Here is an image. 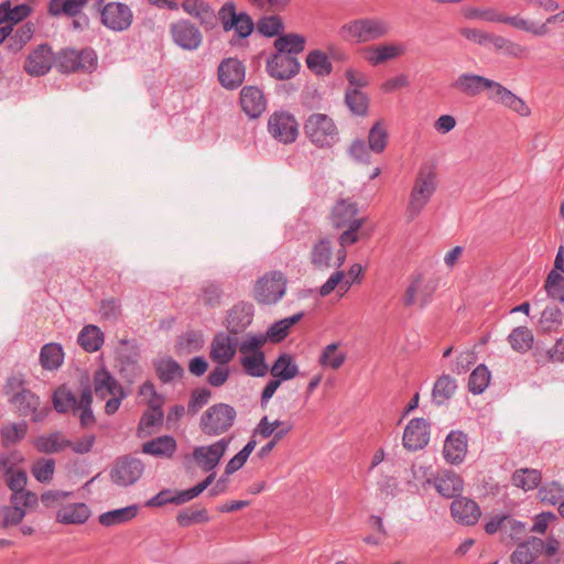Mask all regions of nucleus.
Returning <instances> with one entry per match:
<instances>
[{
    "label": "nucleus",
    "instance_id": "obj_1",
    "mask_svg": "<svg viewBox=\"0 0 564 564\" xmlns=\"http://www.w3.org/2000/svg\"><path fill=\"white\" fill-rule=\"evenodd\" d=\"M227 328L230 334L220 332L215 335L210 345V358L218 365H227L239 347L240 364L247 370V340H239L238 334L247 328L245 305H236L228 314Z\"/></svg>",
    "mask_w": 564,
    "mask_h": 564
},
{
    "label": "nucleus",
    "instance_id": "obj_2",
    "mask_svg": "<svg viewBox=\"0 0 564 564\" xmlns=\"http://www.w3.org/2000/svg\"><path fill=\"white\" fill-rule=\"evenodd\" d=\"M391 31L390 23L381 17H364L344 23L339 36L350 44H364L381 40Z\"/></svg>",
    "mask_w": 564,
    "mask_h": 564
},
{
    "label": "nucleus",
    "instance_id": "obj_3",
    "mask_svg": "<svg viewBox=\"0 0 564 564\" xmlns=\"http://www.w3.org/2000/svg\"><path fill=\"white\" fill-rule=\"evenodd\" d=\"M436 191V174L431 169H421L410 192L405 216L414 220L425 208Z\"/></svg>",
    "mask_w": 564,
    "mask_h": 564
},
{
    "label": "nucleus",
    "instance_id": "obj_4",
    "mask_svg": "<svg viewBox=\"0 0 564 564\" xmlns=\"http://www.w3.org/2000/svg\"><path fill=\"white\" fill-rule=\"evenodd\" d=\"M304 133L318 148H330L339 139L335 121L325 113L314 112L304 122Z\"/></svg>",
    "mask_w": 564,
    "mask_h": 564
},
{
    "label": "nucleus",
    "instance_id": "obj_5",
    "mask_svg": "<svg viewBox=\"0 0 564 564\" xmlns=\"http://www.w3.org/2000/svg\"><path fill=\"white\" fill-rule=\"evenodd\" d=\"M236 419V410L226 403L209 406L202 415L199 427L209 436H217L228 431Z\"/></svg>",
    "mask_w": 564,
    "mask_h": 564
},
{
    "label": "nucleus",
    "instance_id": "obj_6",
    "mask_svg": "<svg viewBox=\"0 0 564 564\" xmlns=\"http://www.w3.org/2000/svg\"><path fill=\"white\" fill-rule=\"evenodd\" d=\"M288 279L281 271H272L260 278L254 285V299L264 305L276 304L285 294Z\"/></svg>",
    "mask_w": 564,
    "mask_h": 564
},
{
    "label": "nucleus",
    "instance_id": "obj_7",
    "mask_svg": "<svg viewBox=\"0 0 564 564\" xmlns=\"http://www.w3.org/2000/svg\"><path fill=\"white\" fill-rule=\"evenodd\" d=\"M97 64V55L91 48L80 51L74 48L62 50L56 58V68L65 74L76 72H91Z\"/></svg>",
    "mask_w": 564,
    "mask_h": 564
},
{
    "label": "nucleus",
    "instance_id": "obj_8",
    "mask_svg": "<svg viewBox=\"0 0 564 564\" xmlns=\"http://www.w3.org/2000/svg\"><path fill=\"white\" fill-rule=\"evenodd\" d=\"M215 480V474H209L203 481L194 486L193 488L172 491L170 489L161 490L154 497L145 502L147 507H162L166 503L182 505L199 496L213 481Z\"/></svg>",
    "mask_w": 564,
    "mask_h": 564
},
{
    "label": "nucleus",
    "instance_id": "obj_9",
    "mask_svg": "<svg viewBox=\"0 0 564 564\" xmlns=\"http://www.w3.org/2000/svg\"><path fill=\"white\" fill-rule=\"evenodd\" d=\"M269 133L279 142L289 144L293 143L299 135V123L289 111H274L268 120Z\"/></svg>",
    "mask_w": 564,
    "mask_h": 564
},
{
    "label": "nucleus",
    "instance_id": "obj_10",
    "mask_svg": "<svg viewBox=\"0 0 564 564\" xmlns=\"http://www.w3.org/2000/svg\"><path fill=\"white\" fill-rule=\"evenodd\" d=\"M406 53V45L400 41L381 42L364 47L362 55L365 61L373 66H380L391 61H395Z\"/></svg>",
    "mask_w": 564,
    "mask_h": 564
},
{
    "label": "nucleus",
    "instance_id": "obj_11",
    "mask_svg": "<svg viewBox=\"0 0 564 564\" xmlns=\"http://www.w3.org/2000/svg\"><path fill=\"white\" fill-rule=\"evenodd\" d=\"M100 21L102 25L113 32H123L128 30L133 21V13L126 3L112 1L99 8Z\"/></svg>",
    "mask_w": 564,
    "mask_h": 564
},
{
    "label": "nucleus",
    "instance_id": "obj_12",
    "mask_svg": "<svg viewBox=\"0 0 564 564\" xmlns=\"http://www.w3.org/2000/svg\"><path fill=\"white\" fill-rule=\"evenodd\" d=\"M144 470V465L139 458L121 457L117 459L110 470V478L113 484L128 487L139 480Z\"/></svg>",
    "mask_w": 564,
    "mask_h": 564
},
{
    "label": "nucleus",
    "instance_id": "obj_13",
    "mask_svg": "<svg viewBox=\"0 0 564 564\" xmlns=\"http://www.w3.org/2000/svg\"><path fill=\"white\" fill-rule=\"evenodd\" d=\"M230 441V438H221L207 446H197L193 451V459L202 470L216 475L214 469L226 453Z\"/></svg>",
    "mask_w": 564,
    "mask_h": 564
},
{
    "label": "nucleus",
    "instance_id": "obj_14",
    "mask_svg": "<svg viewBox=\"0 0 564 564\" xmlns=\"http://www.w3.org/2000/svg\"><path fill=\"white\" fill-rule=\"evenodd\" d=\"M302 317L303 313L294 314L273 323L264 335L260 334L258 336H249V352L254 348H259L267 340H270L271 343L282 341L289 335L291 327L300 322Z\"/></svg>",
    "mask_w": 564,
    "mask_h": 564
},
{
    "label": "nucleus",
    "instance_id": "obj_15",
    "mask_svg": "<svg viewBox=\"0 0 564 564\" xmlns=\"http://www.w3.org/2000/svg\"><path fill=\"white\" fill-rule=\"evenodd\" d=\"M170 32L173 42L185 51H195L203 42L202 32L188 20H178L172 23Z\"/></svg>",
    "mask_w": 564,
    "mask_h": 564
},
{
    "label": "nucleus",
    "instance_id": "obj_16",
    "mask_svg": "<svg viewBox=\"0 0 564 564\" xmlns=\"http://www.w3.org/2000/svg\"><path fill=\"white\" fill-rule=\"evenodd\" d=\"M301 64L296 56L275 52L267 61V70L271 77L280 80L291 79L300 73Z\"/></svg>",
    "mask_w": 564,
    "mask_h": 564
},
{
    "label": "nucleus",
    "instance_id": "obj_17",
    "mask_svg": "<svg viewBox=\"0 0 564 564\" xmlns=\"http://www.w3.org/2000/svg\"><path fill=\"white\" fill-rule=\"evenodd\" d=\"M430 441V424L422 417L412 419L403 432V446L410 451L422 449Z\"/></svg>",
    "mask_w": 564,
    "mask_h": 564
},
{
    "label": "nucleus",
    "instance_id": "obj_18",
    "mask_svg": "<svg viewBox=\"0 0 564 564\" xmlns=\"http://www.w3.org/2000/svg\"><path fill=\"white\" fill-rule=\"evenodd\" d=\"M219 19L225 31L235 30L238 37H247V13H237L236 6L234 2H226L218 11L216 20Z\"/></svg>",
    "mask_w": 564,
    "mask_h": 564
},
{
    "label": "nucleus",
    "instance_id": "obj_19",
    "mask_svg": "<svg viewBox=\"0 0 564 564\" xmlns=\"http://www.w3.org/2000/svg\"><path fill=\"white\" fill-rule=\"evenodd\" d=\"M53 53L48 45L41 44L32 51L24 64V69L32 76H43L52 68Z\"/></svg>",
    "mask_w": 564,
    "mask_h": 564
},
{
    "label": "nucleus",
    "instance_id": "obj_20",
    "mask_svg": "<svg viewBox=\"0 0 564 564\" xmlns=\"http://www.w3.org/2000/svg\"><path fill=\"white\" fill-rule=\"evenodd\" d=\"M245 74V65L236 58L224 59L218 66V80L227 89L239 87L243 82Z\"/></svg>",
    "mask_w": 564,
    "mask_h": 564
},
{
    "label": "nucleus",
    "instance_id": "obj_21",
    "mask_svg": "<svg viewBox=\"0 0 564 564\" xmlns=\"http://www.w3.org/2000/svg\"><path fill=\"white\" fill-rule=\"evenodd\" d=\"M451 513L456 522L464 525H474L479 520L481 510L476 501L459 497L452 502Z\"/></svg>",
    "mask_w": 564,
    "mask_h": 564
},
{
    "label": "nucleus",
    "instance_id": "obj_22",
    "mask_svg": "<svg viewBox=\"0 0 564 564\" xmlns=\"http://www.w3.org/2000/svg\"><path fill=\"white\" fill-rule=\"evenodd\" d=\"M358 208L356 204L349 199L337 202L332 212V223L336 228H345L352 225V228H360L364 218H357Z\"/></svg>",
    "mask_w": 564,
    "mask_h": 564
},
{
    "label": "nucleus",
    "instance_id": "obj_23",
    "mask_svg": "<svg viewBox=\"0 0 564 564\" xmlns=\"http://www.w3.org/2000/svg\"><path fill=\"white\" fill-rule=\"evenodd\" d=\"M164 420L161 401L148 400V410H145L139 421L137 435L147 437L154 433V429L161 426Z\"/></svg>",
    "mask_w": 564,
    "mask_h": 564
},
{
    "label": "nucleus",
    "instance_id": "obj_24",
    "mask_svg": "<svg viewBox=\"0 0 564 564\" xmlns=\"http://www.w3.org/2000/svg\"><path fill=\"white\" fill-rule=\"evenodd\" d=\"M467 453V435L460 431H452L444 443L443 455L449 464H460Z\"/></svg>",
    "mask_w": 564,
    "mask_h": 564
},
{
    "label": "nucleus",
    "instance_id": "obj_25",
    "mask_svg": "<svg viewBox=\"0 0 564 564\" xmlns=\"http://www.w3.org/2000/svg\"><path fill=\"white\" fill-rule=\"evenodd\" d=\"M432 290L425 283L422 274H415L412 276L404 296L403 302L406 306L420 305L425 306L431 299Z\"/></svg>",
    "mask_w": 564,
    "mask_h": 564
},
{
    "label": "nucleus",
    "instance_id": "obj_26",
    "mask_svg": "<svg viewBox=\"0 0 564 564\" xmlns=\"http://www.w3.org/2000/svg\"><path fill=\"white\" fill-rule=\"evenodd\" d=\"M436 491L444 498H455L464 489V480L459 475L451 470L440 471L434 479Z\"/></svg>",
    "mask_w": 564,
    "mask_h": 564
},
{
    "label": "nucleus",
    "instance_id": "obj_27",
    "mask_svg": "<svg viewBox=\"0 0 564 564\" xmlns=\"http://www.w3.org/2000/svg\"><path fill=\"white\" fill-rule=\"evenodd\" d=\"M10 403L14 406L19 415L32 416L34 422L42 420V416L37 412L40 405V399L31 390H22L20 393H15L9 398Z\"/></svg>",
    "mask_w": 564,
    "mask_h": 564
},
{
    "label": "nucleus",
    "instance_id": "obj_28",
    "mask_svg": "<svg viewBox=\"0 0 564 564\" xmlns=\"http://www.w3.org/2000/svg\"><path fill=\"white\" fill-rule=\"evenodd\" d=\"M177 449V442L171 435L154 437L142 444V453L158 458H172Z\"/></svg>",
    "mask_w": 564,
    "mask_h": 564
},
{
    "label": "nucleus",
    "instance_id": "obj_29",
    "mask_svg": "<svg viewBox=\"0 0 564 564\" xmlns=\"http://www.w3.org/2000/svg\"><path fill=\"white\" fill-rule=\"evenodd\" d=\"M543 540L530 538L520 543L511 554L512 564H535L534 561L542 553Z\"/></svg>",
    "mask_w": 564,
    "mask_h": 564
},
{
    "label": "nucleus",
    "instance_id": "obj_30",
    "mask_svg": "<svg viewBox=\"0 0 564 564\" xmlns=\"http://www.w3.org/2000/svg\"><path fill=\"white\" fill-rule=\"evenodd\" d=\"M488 78L473 73L460 74L452 84L460 94L476 97L486 89Z\"/></svg>",
    "mask_w": 564,
    "mask_h": 564
},
{
    "label": "nucleus",
    "instance_id": "obj_31",
    "mask_svg": "<svg viewBox=\"0 0 564 564\" xmlns=\"http://www.w3.org/2000/svg\"><path fill=\"white\" fill-rule=\"evenodd\" d=\"M182 8L187 14L198 19L200 24L206 28H213L216 23L215 10L204 0H184Z\"/></svg>",
    "mask_w": 564,
    "mask_h": 564
},
{
    "label": "nucleus",
    "instance_id": "obj_32",
    "mask_svg": "<svg viewBox=\"0 0 564 564\" xmlns=\"http://www.w3.org/2000/svg\"><path fill=\"white\" fill-rule=\"evenodd\" d=\"M94 390L97 398L104 400L108 395H115L124 389L108 370L100 369L94 376Z\"/></svg>",
    "mask_w": 564,
    "mask_h": 564
},
{
    "label": "nucleus",
    "instance_id": "obj_33",
    "mask_svg": "<svg viewBox=\"0 0 564 564\" xmlns=\"http://www.w3.org/2000/svg\"><path fill=\"white\" fill-rule=\"evenodd\" d=\"M254 30L262 36L278 37L284 30V23L282 18L276 14L263 15L257 21L256 24L249 18V35Z\"/></svg>",
    "mask_w": 564,
    "mask_h": 564
},
{
    "label": "nucleus",
    "instance_id": "obj_34",
    "mask_svg": "<svg viewBox=\"0 0 564 564\" xmlns=\"http://www.w3.org/2000/svg\"><path fill=\"white\" fill-rule=\"evenodd\" d=\"M306 37L299 33L280 34L273 43L274 50L281 54L296 56L305 50Z\"/></svg>",
    "mask_w": 564,
    "mask_h": 564
},
{
    "label": "nucleus",
    "instance_id": "obj_35",
    "mask_svg": "<svg viewBox=\"0 0 564 564\" xmlns=\"http://www.w3.org/2000/svg\"><path fill=\"white\" fill-rule=\"evenodd\" d=\"M34 446L40 453L55 454L70 447L72 441L67 440L61 432H54L36 437Z\"/></svg>",
    "mask_w": 564,
    "mask_h": 564
},
{
    "label": "nucleus",
    "instance_id": "obj_36",
    "mask_svg": "<svg viewBox=\"0 0 564 564\" xmlns=\"http://www.w3.org/2000/svg\"><path fill=\"white\" fill-rule=\"evenodd\" d=\"M90 516V510L85 503H72L57 511L56 519L64 524L85 523Z\"/></svg>",
    "mask_w": 564,
    "mask_h": 564
},
{
    "label": "nucleus",
    "instance_id": "obj_37",
    "mask_svg": "<svg viewBox=\"0 0 564 564\" xmlns=\"http://www.w3.org/2000/svg\"><path fill=\"white\" fill-rule=\"evenodd\" d=\"M307 68L318 77H325L332 74L333 64L328 55L322 50H312L305 58Z\"/></svg>",
    "mask_w": 564,
    "mask_h": 564
},
{
    "label": "nucleus",
    "instance_id": "obj_38",
    "mask_svg": "<svg viewBox=\"0 0 564 564\" xmlns=\"http://www.w3.org/2000/svg\"><path fill=\"white\" fill-rule=\"evenodd\" d=\"M270 372L272 377L283 382L295 378L299 367L291 355L282 354L272 365Z\"/></svg>",
    "mask_w": 564,
    "mask_h": 564
},
{
    "label": "nucleus",
    "instance_id": "obj_39",
    "mask_svg": "<svg viewBox=\"0 0 564 564\" xmlns=\"http://www.w3.org/2000/svg\"><path fill=\"white\" fill-rule=\"evenodd\" d=\"M138 511L139 507L137 505H131L124 508L110 510L99 516V523L102 524L104 527H115L118 524H122L135 518Z\"/></svg>",
    "mask_w": 564,
    "mask_h": 564
},
{
    "label": "nucleus",
    "instance_id": "obj_40",
    "mask_svg": "<svg viewBox=\"0 0 564 564\" xmlns=\"http://www.w3.org/2000/svg\"><path fill=\"white\" fill-rule=\"evenodd\" d=\"M500 23L509 24L517 30L531 33L534 36L541 37L550 34V31L545 29V25H538L536 22L530 21L520 15H506L502 13Z\"/></svg>",
    "mask_w": 564,
    "mask_h": 564
},
{
    "label": "nucleus",
    "instance_id": "obj_41",
    "mask_svg": "<svg viewBox=\"0 0 564 564\" xmlns=\"http://www.w3.org/2000/svg\"><path fill=\"white\" fill-rule=\"evenodd\" d=\"M78 344L89 352L99 350L104 344V334L95 325L85 326L78 335Z\"/></svg>",
    "mask_w": 564,
    "mask_h": 564
},
{
    "label": "nucleus",
    "instance_id": "obj_42",
    "mask_svg": "<svg viewBox=\"0 0 564 564\" xmlns=\"http://www.w3.org/2000/svg\"><path fill=\"white\" fill-rule=\"evenodd\" d=\"M64 360L62 346L58 344H45L40 351V362L44 369H57Z\"/></svg>",
    "mask_w": 564,
    "mask_h": 564
},
{
    "label": "nucleus",
    "instance_id": "obj_43",
    "mask_svg": "<svg viewBox=\"0 0 564 564\" xmlns=\"http://www.w3.org/2000/svg\"><path fill=\"white\" fill-rule=\"evenodd\" d=\"M456 381L448 375L441 376L434 383L432 397L435 403L444 404L456 391Z\"/></svg>",
    "mask_w": 564,
    "mask_h": 564
},
{
    "label": "nucleus",
    "instance_id": "obj_44",
    "mask_svg": "<svg viewBox=\"0 0 564 564\" xmlns=\"http://www.w3.org/2000/svg\"><path fill=\"white\" fill-rule=\"evenodd\" d=\"M345 102L351 113L364 117L368 112L369 97L362 90L346 89Z\"/></svg>",
    "mask_w": 564,
    "mask_h": 564
},
{
    "label": "nucleus",
    "instance_id": "obj_45",
    "mask_svg": "<svg viewBox=\"0 0 564 564\" xmlns=\"http://www.w3.org/2000/svg\"><path fill=\"white\" fill-rule=\"evenodd\" d=\"M154 368L159 379L164 383H169L183 375V368L172 358H162L154 361Z\"/></svg>",
    "mask_w": 564,
    "mask_h": 564
},
{
    "label": "nucleus",
    "instance_id": "obj_46",
    "mask_svg": "<svg viewBox=\"0 0 564 564\" xmlns=\"http://www.w3.org/2000/svg\"><path fill=\"white\" fill-rule=\"evenodd\" d=\"M53 405L58 413L77 411V399L70 389L61 386L53 393Z\"/></svg>",
    "mask_w": 564,
    "mask_h": 564
},
{
    "label": "nucleus",
    "instance_id": "obj_47",
    "mask_svg": "<svg viewBox=\"0 0 564 564\" xmlns=\"http://www.w3.org/2000/svg\"><path fill=\"white\" fill-rule=\"evenodd\" d=\"M332 243L328 239H321L317 243H315L312 248L311 260L312 263L321 269H327L332 267Z\"/></svg>",
    "mask_w": 564,
    "mask_h": 564
},
{
    "label": "nucleus",
    "instance_id": "obj_48",
    "mask_svg": "<svg viewBox=\"0 0 564 564\" xmlns=\"http://www.w3.org/2000/svg\"><path fill=\"white\" fill-rule=\"evenodd\" d=\"M533 334L525 326L516 327L508 336V341L513 350L518 352H525L531 349L533 345Z\"/></svg>",
    "mask_w": 564,
    "mask_h": 564
},
{
    "label": "nucleus",
    "instance_id": "obj_49",
    "mask_svg": "<svg viewBox=\"0 0 564 564\" xmlns=\"http://www.w3.org/2000/svg\"><path fill=\"white\" fill-rule=\"evenodd\" d=\"M87 3L88 0H51L50 13L52 15L75 17L82 12Z\"/></svg>",
    "mask_w": 564,
    "mask_h": 564
},
{
    "label": "nucleus",
    "instance_id": "obj_50",
    "mask_svg": "<svg viewBox=\"0 0 564 564\" xmlns=\"http://www.w3.org/2000/svg\"><path fill=\"white\" fill-rule=\"evenodd\" d=\"M462 14L467 20H481L491 23H500L502 13L495 8H478L466 6L462 9Z\"/></svg>",
    "mask_w": 564,
    "mask_h": 564
},
{
    "label": "nucleus",
    "instance_id": "obj_51",
    "mask_svg": "<svg viewBox=\"0 0 564 564\" xmlns=\"http://www.w3.org/2000/svg\"><path fill=\"white\" fill-rule=\"evenodd\" d=\"M491 373L485 365H479L469 376L468 389L473 394L482 393L489 386Z\"/></svg>",
    "mask_w": 564,
    "mask_h": 564
},
{
    "label": "nucleus",
    "instance_id": "obj_52",
    "mask_svg": "<svg viewBox=\"0 0 564 564\" xmlns=\"http://www.w3.org/2000/svg\"><path fill=\"white\" fill-rule=\"evenodd\" d=\"M540 481L541 473L538 469H520L512 475L513 485L522 488L524 491L536 488Z\"/></svg>",
    "mask_w": 564,
    "mask_h": 564
},
{
    "label": "nucleus",
    "instance_id": "obj_53",
    "mask_svg": "<svg viewBox=\"0 0 564 564\" xmlns=\"http://www.w3.org/2000/svg\"><path fill=\"white\" fill-rule=\"evenodd\" d=\"M28 433V424L22 421L19 423H9L2 426L0 434L4 446L19 443Z\"/></svg>",
    "mask_w": 564,
    "mask_h": 564
},
{
    "label": "nucleus",
    "instance_id": "obj_54",
    "mask_svg": "<svg viewBox=\"0 0 564 564\" xmlns=\"http://www.w3.org/2000/svg\"><path fill=\"white\" fill-rule=\"evenodd\" d=\"M345 360L346 354L338 351V344L336 343L327 345L319 356V364L334 370L340 368Z\"/></svg>",
    "mask_w": 564,
    "mask_h": 564
},
{
    "label": "nucleus",
    "instance_id": "obj_55",
    "mask_svg": "<svg viewBox=\"0 0 564 564\" xmlns=\"http://www.w3.org/2000/svg\"><path fill=\"white\" fill-rule=\"evenodd\" d=\"M31 473L39 482L47 484L53 479L55 460L53 458H39L33 463Z\"/></svg>",
    "mask_w": 564,
    "mask_h": 564
},
{
    "label": "nucleus",
    "instance_id": "obj_56",
    "mask_svg": "<svg viewBox=\"0 0 564 564\" xmlns=\"http://www.w3.org/2000/svg\"><path fill=\"white\" fill-rule=\"evenodd\" d=\"M388 133L382 121H377L369 130L368 145L375 153H381L387 147Z\"/></svg>",
    "mask_w": 564,
    "mask_h": 564
},
{
    "label": "nucleus",
    "instance_id": "obj_57",
    "mask_svg": "<svg viewBox=\"0 0 564 564\" xmlns=\"http://www.w3.org/2000/svg\"><path fill=\"white\" fill-rule=\"evenodd\" d=\"M544 288L550 297L564 305V276L561 272L552 270L547 274Z\"/></svg>",
    "mask_w": 564,
    "mask_h": 564
},
{
    "label": "nucleus",
    "instance_id": "obj_58",
    "mask_svg": "<svg viewBox=\"0 0 564 564\" xmlns=\"http://www.w3.org/2000/svg\"><path fill=\"white\" fill-rule=\"evenodd\" d=\"M204 336L199 332H186L178 340V351L182 354H192L200 350L204 347Z\"/></svg>",
    "mask_w": 564,
    "mask_h": 564
},
{
    "label": "nucleus",
    "instance_id": "obj_59",
    "mask_svg": "<svg viewBox=\"0 0 564 564\" xmlns=\"http://www.w3.org/2000/svg\"><path fill=\"white\" fill-rule=\"evenodd\" d=\"M344 229L345 230L343 231V234L339 237V243H340L341 248L337 250L335 262H334V267H336V268L341 267L346 260L347 252L345 250V247L352 245L358 240L357 230L359 228H355V227L352 228V225H349V226L345 227Z\"/></svg>",
    "mask_w": 564,
    "mask_h": 564
},
{
    "label": "nucleus",
    "instance_id": "obj_60",
    "mask_svg": "<svg viewBox=\"0 0 564 564\" xmlns=\"http://www.w3.org/2000/svg\"><path fill=\"white\" fill-rule=\"evenodd\" d=\"M411 479L410 482H413L416 487H425L426 485H431L434 482L436 476H434V471L432 466H426L421 463H414L411 466Z\"/></svg>",
    "mask_w": 564,
    "mask_h": 564
},
{
    "label": "nucleus",
    "instance_id": "obj_61",
    "mask_svg": "<svg viewBox=\"0 0 564 564\" xmlns=\"http://www.w3.org/2000/svg\"><path fill=\"white\" fill-rule=\"evenodd\" d=\"M542 332L549 333L560 327L562 324V312L555 306H547L543 310L540 321Z\"/></svg>",
    "mask_w": 564,
    "mask_h": 564
},
{
    "label": "nucleus",
    "instance_id": "obj_62",
    "mask_svg": "<svg viewBox=\"0 0 564 564\" xmlns=\"http://www.w3.org/2000/svg\"><path fill=\"white\" fill-rule=\"evenodd\" d=\"M267 109V98L261 89L249 86V118H258Z\"/></svg>",
    "mask_w": 564,
    "mask_h": 564
},
{
    "label": "nucleus",
    "instance_id": "obj_63",
    "mask_svg": "<svg viewBox=\"0 0 564 564\" xmlns=\"http://www.w3.org/2000/svg\"><path fill=\"white\" fill-rule=\"evenodd\" d=\"M539 497L542 502L550 505L561 503L564 501V487L555 481L544 485L539 489Z\"/></svg>",
    "mask_w": 564,
    "mask_h": 564
},
{
    "label": "nucleus",
    "instance_id": "obj_64",
    "mask_svg": "<svg viewBox=\"0 0 564 564\" xmlns=\"http://www.w3.org/2000/svg\"><path fill=\"white\" fill-rule=\"evenodd\" d=\"M26 512L22 507L4 506L0 508V527L8 528L19 524Z\"/></svg>",
    "mask_w": 564,
    "mask_h": 564
}]
</instances>
